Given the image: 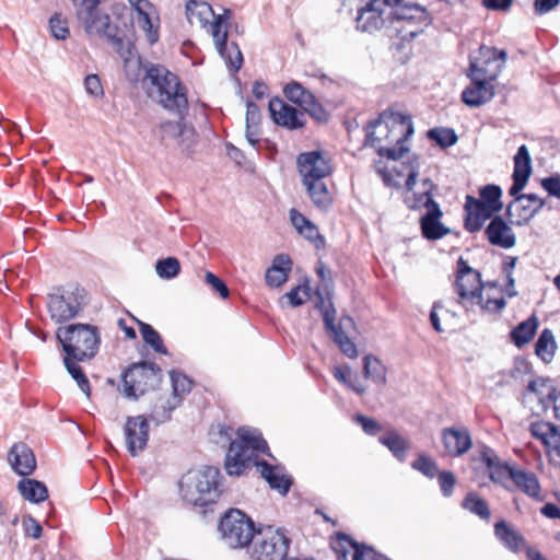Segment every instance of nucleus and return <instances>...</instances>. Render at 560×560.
<instances>
[{
  "label": "nucleus",
  "instance_id": "obj_1",
  "mask_svg": "<svg viewBox=\"0 0 560 560\" xmlns=\"http://www.w3.org/2000/svg\"><path fill=\"white\" fill-rule=\"evenodd\" d=\"M145 80L155 88L159 103L167 110L178 114L177 121H164L159 126V135L163 142L175 140L184 149L195 143V129L184 121L188 110L187 89L179 78L162 66H151L147 70Z\"/></svg>",
  "mask_w": 560,
  "mask_h": 560
},
{
  "label": "nucleus",
  "instance_id": "obj_2",
  "mask_svg": "<svg viewBox=\"0 0 560 560\" xmlns=\"http://www.w3.org/2000/svg\"><path fill=\"white\" fill-rule=\"evenodd\" d=\"M413 135L410 116L398 112L384 110L366 127V143L375 148L378 155L398 160L409 150L406 145Z\"/></svg>",
  "mask_w": 560,
  "mask_h": 560
},
{
  "label": "nucleus",
  "instance_id": "obj_3",
  "mask_svg": "<svg viewBox=\"0 0 560 560\" xmlns=\"http://www.w3.org/2000/svg\"><path fill=\"white\" fill-rule=\"evenodd\" d=\"M79 22L88 34L105 36L114 46L120 57L128 62L133 57L135 47L131 43L125 44L119 36L117 26L110 24V18L103 13L98 5L101 0H72Z\"/></svg>",
  "mask_w": 560,
  "mask_h": 560
},
{
  "label": "nucleus",
  "instance_id": "obj_4",
  "mask_svg": "<svg viewBox=\"0 0 560 560\" xmlns=\"http://www.w3.org/2000/svg\"><path fill=\"white\" fill-rule=\"evenodd\" d=\"M184 501L195 506H207L217 502L222 493L220 470L212 466L188 470L179 481Z\"/></svg>",
  "mask_w": 560,
  "mask_h": 560
},
{
  "label": "nucleus",
  "instance_id": "obj_5",
  "mask_svg": "<svg viewBox=\"0 0 560 560\" xmlns=\"http://www.w3.org/2000/svg\"><path fill=\"white\" fill-rule=\"evenodd\" d=\"M56 337L61 343L66 357H72L78 362L93 359L101 343L97 327L90 324H71L59 327Z\"/></svg>",
  "mask_w": 560,
  "mask_h": 560
},
{
  "label": "nucleus",
  "instance_id": "obj_6",
  "mask_svg": "<svg viewBox=\"0 0 560 560\" xmlns=\"http://www.w3.org/2000/svg\"><path fill=\"white\" fill-rule=\"evenodd\" d=\"M267 442L254 429L240 428L237 439L232 441L226 453L225 470L230 476H241L252 464L257 452H265Z\"/></svg>",
  "mask_w": 560,
  "mask_h": 560
},
{
  "label": "nucleus",
  "instance_id": "obj_7",
  "mask_svg": "<svg viewBox=\"0 0 560 560\" xmlns=\"http://www.w3.org/2000/svg\"><path fill=\"white\" fill-rule=\"evenodd\" d=\"M390 5L384 3V0H370L366 5L359 10L357 21V28L362 32L373 33L381 30L388 22V26L393 28L397 35L402 39L410 42L417 36H409L407 31H399L398 28L407 27L408 23L405 21H395L389 16Z\"/></svg>",
  "mask_w": 560,
  "mask_h": 560
},
{
  "label": "nucleus",
  "instance_id": "obj_8",
  "mask_svg": "<svg viewBox=\"0 0 560 560\" xmlns=\"http://www.w3.org/2000/svg\"><path fill=\"white\" fill-rule=\"evenodd\" d=\"M162 380V370L152 362L131 364L122 375V393L127 398L137 399L155 389Z\"/></svg>",
  "mask_w": 560,
  "mask_h": 560
},
{
  "label": "nucleus",
  "instance_id": "obj_9",
  "mask_svg": "<svg viewBox=\"0 0 560 560\" xmlns=\"http://www.w3.org/2000/svg\"><path fill=\"white\" fill-rule=\"evenodd\" d=\"M84 306V290L75 288H55L47 296V310L50 318L58 324L74 318Z\"/></svg>",
  "mask_w": 560,
  "mask_h": 560
},
{
  "label": "nucleus",
  "instance_id": "obj_10",
  "mask_svg": "<svg viewBox=\"0 0 560 560\" xmlns=\"http://www.w3.org/2000/svg\"><path fill=\"white\" fill-rule=\"evenodd\" d=\"M223 540L232 548L247 546L256 535L254 522L241 510L232 509L219 524Z\"/></svg>",
  "mask_w": 560,
  "mask_h": 560
},
{
  "label": "nucleus",
  "instance_id": "obj_11",
  "mask_svg": "<svg viewBox=\"0 0 560 560\" xmlns=\"http://www.w3.org/2000/svg\"><path fill=\"white\" fill-rule=\"evenodd\" d=\"M252 558L255 560H285L290 539L281 529L268 526L253 538Z\"/></svg>",
  "mask_w": 560,
  "mask_h": 560
},
{
  "label": "nucleus",
  "instance_id": "obj_12",
  "mask_svg": "<svg viewBox=\"0 0 560 560\" xmlns=\"http://www.w3.org/2000/svg\"><path fill=\"white\" fill-rule=\"evenodd\" d=\"M390 5L389 16L395 21H405L407 27L398 28L407 31L409 36H418L432 23V16L427 9L418 3H406L405 0H384Z\"/></svg>",
  "mask_w": 560,
  "mask_h": 560
},
{
  "label": "nucleus",
  "instance_id": "obj_13",
  "mask_svg": "<svg viewBox=\"0 0 560 560\" xmlns=\"http://www.w3.org/2000/svg\"><path fill=\"white\" fill-rule=\"evenodd\" d=\"M556 393L557 388L550 380L536 378L528 383L523 395V404L527 405L535 415L544 413L552 407L555 417L559 418Z\"/></svg>",
  "mask_w": 560,
  "mask_h": 560
},
{
  "label": "nucleus",
  "instance_id": "obj_14",
  "mask_svg": "<svg viewBox=\"0 0 560 560\" xmlns=\"http://www.w3.org/2000/svg\"><path fill=\"white\" fill-rule=\"evenodd\" d=\"M457 277L455 290L459 298V303L465 306L481 304L482 283L480 273L472 269L462 257L457 261Z\"/></svg>",
  "mask_w": 560,
  "mask_h": 560
},
{
  "label": "nucleus",
  "instance_id": "obj_15",
  "mask_svg": "<svg viewBox=\"0 0 560 560\" xmlns=\"http://www.w3.org/2000/svg\"><path fill=\"white\" fill-rule=\"evenodd\" d=\"M471 83L462 93V101L469 107H479L494 96L492 81L498 78V68L483 69L468 74Z\"/></svg>",
  "mask_w": 560,
  "mask_h": 560
},
{
  "label": "nucleus",
  "instance_id": "obj_16",
  "mask_svg": "<svg viewBox=\"0 0 560 560\" xmlns=\"http://www.w3.org/2000/svg\"><path fill=\"white\" fill-rule=\"evenodd\" d=\"M231 15V10L225 9L223 14L214 16V21L210 24V32L215 43V48L220 56L224 58L231 70L238 71L243 65V55L236 43L228 46V31L222 32V25Z\"/></svg>",
  "mask_w": 560,
  "mask_h": 560
},
{
  "label": "nucleus",
  "instance_id": "obj_17",
  "mask_svg": "<svg viewBox=\"0 0 560 560\" xmlns=\"http://www.w3.org/2000/svg\"><path fill=\"white\" fill-rule=\"evenodd\" d=\"M323 314V319L327 331L329 332L332 340L339 347L340 351L350 359L358 357V350L355 343L348 337L343 331V326L351 325L352 318L343 316L340 318L338 325L335 324L336 310L331 301H328L327 307L319 310Z\"/></svg>",
  "mask_w": 560,
  "mask_h": 560
},
{
  "label": "nucleus",
  "instance_id": "obj_18",
  "mask_svg": "<svg viewBox=\"0 0 560 560\" xmlns=\"http://www.w3.org/2000/svg\"><path fill=\"white\" fill-rule=\"evenodd\" d=\"M338 560H389L377 553L372 547L358 544L343 533L337 534V540L332 544Z\"/></svg>",
  "mask_w": 560,
  "mask_h": 560
},
{
  "label": "nucleus",
  "instance_id": "obj_19",
  "mask_svg": "<svg viewBox=\"0 0 560 560\" xmlns=\"http://www.w3.org/2000/svg\"><path fill=\"white\" fill-rule=\"evenodd\" d=\"M298 167L303 183L324 179L332 172L329 160L325 159L319 151L301 153L298 158Z\"/></svg>",
  "mask_w": 560,
  "mask_h": 560
},
{
  "label": "nucleus",
  "instance_id": "obj_20",
  "mask_svg": "<svg viewBox=\"0 0 560 560\" xmlns=\"http://www.w3.org/2000/svg\"><path fill=\"white\" fill-rule=\"evenodd\" d=\"M124 433L126 447L131 456H137L147 447L149 423L143 416L128 417Z\"/></svg>",
  "mask_w": 560,
  "mask_h": 560
},
{
  "label": "nucleus",
  "instance_id": "obj_21",
  "mask_svg": "<svg viewBox=\"0 0 560 560\" xmlns=\"http://www.w3.org/2000/svg\"><path fill=\"white\" fill-rule=\"evenodd\" d=\"M506 208V214L517 217V225L527 223L545 205V201L536 194H517Z\"/></svg>",
  "mask_w": 560,
  "mask_h": 560
},
{
  "label": "nucleus",
  "instance_id": "obj_22",
  "mask_svg": "<svg viewBox=\"0 0 560 560\" xmlns=\"http://www.w3.org/2000/svg\"><path fill=\"white\" fill-rule=\"evenodd\" d=\"M533 436L539 439L549 457L550 463H560V430L551 422H535L530 425Z\"/></svg>",
  "mask_w": 560,
  "mask_h": 560
},
{
  "label": "nucleus",
  "instance_id": "obj_23",
  "mask_svg": "<svg viewBox=\"0 0 560 560\" xmlns=\"http://www.w3.org/2000/svg\"><path fill=\"white\" fill-rule=\"evenodd\" d=\"M268 107L273 121L278 126L295 130L305 125L304 113L278 97L271 98Z\"/></svg>",
  "mask_w": 560,
  "mask_h": 560
},
{
  "label": "nucleus",
  "instance_id": "obj_24",
  "mask_svg": "<svg viewBox=\"0 0 560 560\" xmlns=\"http://www.w3.org/2000/svg\"><path fill=\"white\" fill-rule=\"evenodd\" d=\"M465 219L464 226L470 232L475 233L482 229L487 220H491L497 213L490 207L486 206L483 201L467 195L465 199Z\"/></svg>",
  "mask_w": 560,
  "mask_h": 560
},
{
  "label": "nucleus",
  "instance_id": "obj_25",
  "mask_svg": "<svg viewBox=\"0 0 560 560\" xmlns=\"http://www.w3.org/2000/svg\"><path fill=\"white\" fill-rule=\"evenodd\" d=\"M8 463L19 476H30L36 469V457L32 448L24 442L14 443L8 452Z\"/></svg>",
  "mask_w": 560,
  "mask_h": 560
},
{
  "label": "nucleus",
  "instance_id": "obj_26",
  "mask_svg": "<svg viewBox=\"0 0 560 560\" xmlns=\"http://www.w3.org/2000/svg\"><path fill=\"white\" fill-rule=\"evenodd\" d=\"M442 441L447 455L458 457L466 454L472 446L471 435L467 428H444Z\"/></svg>",
  "mask_w": 560,
  "mask_h": 560
},
{
  "label": "nucleus",
  "instance_id": "obj_27",
  "mask_svg": "<svg viewBox=\"0 0 560 560\" xmlns=\"http://www.w3.org/2000/svg\"><path fill=\"white\" fill-rule=\"evenodd\" d=\"M513 184L509 189L510 196H515L526 186L532 175V159L525 144H522L514 155Z\"/></svg>",
  "mask_w": 560,
  "mask_h": 560
},
{
  "label": "nucleus",
  "instance_id": "obj_28",
  "mask_svg": "<svg viewBox=\"0 0 560 560\" xmlns=\"http://www.w3.org/2000/svg\"><path fill=\"white\" fill-rule=\"evenodd\" d=\"M488 242L497 247L509 249L516 243L512 228L501 215H494L485 230Z\"/></svg>",
  "mask_w": 560,
  "mask_h": 560
},
{
  "label": "nucleus",
  "instance_id": "obj_29",
  "mask_svg": "<svg viewBox=\"0 0 560 560\" xmlns=\"http://www.w3.org/2000/svg\"><path fill=\"white\" fill-rule=\"evenodd\" d=\"M506 60V51L498 50L494 47L480 46L478 50V57L470 59L469 73L474 74L479 70L483 69H495L498 68V75L500 74Z\"/></svg>",
  "mask_w": 560,
  "mask_h": 560
},
{
  "label": "nucleus",
  "instance_id": "obj_30",
  "mask_svg": "<svg viewBox=\"0 0 560 560\" xmlns=\"http://www.w3.org/2000/svg\"><path fill=\"white\" fill-rule=\"evenodd\" d=\"M427 202L431 205V210L427 211L420 220L422 234L427 240H440L450 233V229L440 221L443 213L439 203L434 199H427Z\"/></svg>",
  "mask_w": 560,
  "mask_h": 560
},
{
  "label": "nucleus",
  "instance_id": "obj_31",
  "mask_svg": "<svg viewBox=\"0 0 560 560\" xmlns=\"http://www.w3.org/2000/svg\"><path fill=\"white\" fill-rule=\"evenodd\" d=\"M481 459L486 464L489 470V477L493 482L504 485L508 480H512V475L516 469L510 467L508 464L500 463L493 450L483 446Z\"/></svg>",
  "mask_w": 560,
  "mask_h": 560
},
{
  "label": "nucleus",
  "instance_id": "obj_32",
  "mask_svg": "<svg viewBox=\"0 0 560 560\" xmlns=\"http://www.w3.org/2000/svg\"><path fill=\"white\" fill-rule=\"evenodd\" d=\"M494 535L512 552L517 553L526 547L524 536L503 520L494 524Z\"/></svg>",
  "mask_w": 560,
  "mask_h": 560
},
{
  "label": "nucleus",
  "instance_id": "obj_33",
  "mask_svg": "<svg viewBox=\"0 0 560 560\" xmlns=\"http://www.w3.org/2000/svg\"><path fill=\"white\" fill-rule=\"evenodd\" d=\"M255 465L260 468L261 476L266 479L272 489L278 490L281 494H287L292 485V480L284 474H281L278 467L268 464L265 460H257Z\"/></svg>",
  "mask_w": 560,
  "mask_h": 560
},
{
  "label": "nucleus",
  "instance_id": "obj_34",
  "mask_svg": "<svg viewBox=\"0 0 560 560\" xmlns=\"http://www.w3.org/2000/svg\"><path fill=\"white\" fill-rule=\"evenodd\" d=\"M316 273L320 279V282L316 288V308L320 310L327 307L328 301H331L332 279L330 270L325 266L323 261L317 264Z\"/></svg>",
  "mask_w": 560,
  "mask_h": 560
},
{
  "label": "nucleus",
  "instance_id": "obj_35",
  "mask_svg": "<svg viewBox=\"0 0 560 560\" xmlns=\"http://www.w3.org/2000/svg\"><path fill=\"white\" fill-rule=\"evenodd\" d=\"M378 442L386 446L398 462L404 463L406 460L410 443L397 431H388L386 434L378 438Z\"/></svg>",
  "mask_w": 560,
  "mask_h": 560
},
{
  "label": "nucleus",
  "instance_id": "obj_36",
  "mask_svg": "<svg viewBox=\"0 0 560 560\" xmlns=\"http://www.w3.org/2000/svg\"><path fill=\"white\" fill-rule=\"evenodd\" d=\"M18 490L25 500L33 503H40L48 498L47 487L36 479H21L18 482Z\"/></svg>",
  "mask_w": 560,
  "mask_h": 560
},
{
  "label": "nucleus",
  "instance_id": "obj_37",
  "mask_svg": "<svg viewBox=\"0 0 560 560\" xmlns=\"http://www.w3.org/2000/svg\"><path fill=\"white\" fill-rule=\"evenodd\" d=\"M539 322L536 315H532L526 320L520 323L510 332L511 341L517 347L522 348L527 345L535 336Z\"/></svg>",
  "mask_w": 560,
  "mask_h": 560
},
{
  "label": "nucleus",
  "instance_id": "obj_38",
  "mask_svg": "<svg viewBox=\"0 0 560 560\" xmlns=\"http://www.w3.org/2000/svg\"><path fill=\"white\" fill-rule=\"evenodd\" d=\"M306 190L314 202L319 209H328L332 202V197L323 179H316L303 183Z\"/></svg>",
  "mask_w": 560,
  "mask_h": 560
},
{
  "label": "nucleus",
  "instance_id": "obj_39",
  "mask_svg": "<svg viewBox=\"0 0 560 560\" xmlns=\"http://www.w3.org/2000/svg\"><path fill=\"white\" fill-rule=\"evenodd\" d=\"M512 481L525 494L538 498L540 485L534 472L516 469L512 475Z\"/></svg>",
  "mask_w": 560,
  "mask_h": 560
},
{
  "label": "nucleus",
  "instance_id": "obj_40",
  "mask_svg": "<svg viewBox=\"0 0 560 560\" xmlns=\"http://www.w3.org/2000/svg\"><path fill=\"white\" fill-rule=\"evenodd\" d=\"M283 93L290 102L299 105L303 110L316 98L311 91L304 89L303 85L296 81L287 84Z\"/></svg>",
  "mask_w": 560,
  "mask_h": 560
},
{
  "label": "nucleus",
  "instance_id": "obj_41",
  "mask_svg": "<svg viewBox=\"0 0 560 560\" xmlns=\"http://www.w3.org/2000/svg\"><path fill=\"white\" fill-rule=\"evenodd\" d=\"M210 15L214 16V13L209 3L196 0H189L186 3V16L190 24L197 22L201 26H206Z\"/></svg>",
  "mask_w": 560,
  "mask_h": 560
},
{
  "label": "nucleus",
  "instance_id": "obj_42",
  "mask_svg": "<svg viewBox=\"0 0 560 560\" xmlns=\"http://www.w3.org/2000/svg\"><path fill=\"white\" fill-rule=\"evenodd\" d=\"M386 373V366L380 359L372 354H368L363 358V374L365 378H370L377 385H385Z\"/></svg>",
  "mask_w": 560,
  "mask_h": 560
},
{
  "label": "nucleus",
  "instance_id": "obj_43",
  "mask_svg": "<svg viewBox=\"0 0 560 560\" xmlns=\"http://www.w3.org/2000/svg\"><path fill=\"white\" fill-rule=\"evenodd\" d=\"M557 343L552 331L545 328L535 345V353L545 362H550L555 355Z\"/></svg>",
  "mask_w": 560,
  "mask_h": 560
},
{
  "label": "nucleus",
  "instance_id": "obj_44",
  "mask_svg": "<svg viewBox=\"0 0 560 560\" xmlns=\"http://www.w3.org/2000/svg\"><path fill=\"white\" fill-rule=\"evenodd\" d=\"M434 187L433 182L430 178H425L422 180V192L417 194L412 192L411 196H406L405 203L410 209H420L424 207L427 211L431 210V205L427 202V199H433L432 198V189Z\"/></svg>",
  "mask_w": 560,
  "mask_h": 560
},
{
  "label": "nucleus",
  "instance_id": "obj_45",
  "mask_svg": "<svg viewBox=\"0 0 560 560\" xmlns=\"http://www.w3.org/2000/svg\"><path fill=\"white\" fill-rule=\"evenodd\" d=\"M143 341L149 345L155 352L166 355L167 349L163 345L161 335L149 324L137 320Z\"/></svg>",
  "mask_w": 560,
  "mask_h": 560
},
{
  "label": "nucleus",
  "instance_id": "obj_46",
  "mask_svg": "<svg viewBox=\"0 0 560 560\" xmlns=\"http://www.w3.org/2000/svg\"><path fill=\"white\" fill-rule=\"evenodd\" d=\"M479 195L480 198H477L479 201H483L486 206L490 207L495 212H500L502 210V189L500 186L494 184L486 185L480 189Z\"/></svg>",
  "mask_w": 560,
  "mask_h": 560
},
{
  "label": "nucleus",
  "instance_id": "obj_47",
  "mask_svg": "<svg viewBox=\"0 0 560 560\" xmlns=\"http://www.w3.org/2000/svg\"><path fill=\"white\" fill-rule=\"evenodd\" d=\"M462 506L465 510L471 512L472 514L478 515L482 520L490 518L491 513L488 503L474 492H470L466 495L462 503Z\"/></svg>",
  "mask_w": 560,
  "mask_h": 560
},
{
  "label": "nucleus",
  "instance_id": "obj_48",
  "mask_svg": "<svg viewBox=\"0 0 560 560\" xmlns=\"http://www.w3.org/2000/svg\"><path fill=\"white\" fill-rule=\"evenodd\" d=\"M170 376L173 387L172 399H179L180 402L183 397L191 390L192 381L187 375L178 371H172Z\"/></svg>",
  "mask_w": 560,
  "mask_h": 560
},
{
  "label": "nucleus",
  "instance_id": "obj_49",
  "mask_svg": "<svg viewBox=\"0 0 560 560\" xmlns=\"http://www.w3.org/2000/svg\"><path fill=\"white\" fill-rule=\"evenodd\" d=\"M137 23L139 27L145 33L150 44L159 40V25L154 23L149 10H141L138 8Z\"/></svg>",
  "mask_w": 560,
  "mask_h": 560
},
{
  "label": "nucleus",
  "instance_id": "obj_50",
  "mask_svg": "<svg viewBox=\"0 0 560 560\" xmlns=\"http://www.w3.org/2000/svg\"><path fill=\"white\" fill-rule=\"evenodd\" d=\"M179 406V399L160 400L154 405L151 419L156 423H163L171 419L172 412Z\"/></svg>",
  "mask_w": 560,
  "mask_h": 560
},
{
  "label": "nucleus",
  "instance_id": "obj_51",
  "mask_svg": "<svg viewBox=\"0 0 560 560\" xmlns=\"http://www.w3.org/2000/svg\"><path fill=\"white\" fill-rule=\"evenodd\" d=\"M74 359L72 357H65L63 363L68 371V373L72 376V378L78 383L80 389L86 395L90 396V383L88 377L85 376L81 366L74 363Z\"/></svg>",
  "mask_w": 560,
  "mask_h": 560
},
{
  "label": "nucleus",
  "instance_id": "obj_52",
  "mask_svg": "<svg viewBox=\"0 0 560 560\" xmlns=\"http://www.w3.org/2000/svg\"><path fill=\"white\" fill-rule=\"evenodd\" d=\"M155 271L162 279H174L180 272V262L175 257L159 259L155 264Z\"/></svg>",
  "mask_w": 560,
  "mask_h": 560
},
{
  "label": "nucleus",
  "instance_id": "obj_53",
  "mask_svg": "<svg viewBox=\"0 0 560 560\" xmlns=\"http://www.w3.org/2000/svg\"><path fill=\"white\" fill-rule=\"evenodd\" d=\"M428 138L435 141L441 148H448L457 142V135L451 128L436 127L428 131Z\"/></svg>",
  "mask_w": 560,
  "mask_h": 560
},
{
  "label": "nucleus",
  "instance_id": "obj_54",
  "mask_svg": "<svg viewBox=\"0 0 560 560\" xmlns=\"http://www.w3.org/2000/svg\"><path fill=\"white\" fill-rule=\"evenodd\" d=\"M411 467L430 479L434 478L439 472L436 462L425 454L419 455L418 458L412 462Z\"/></svg>",
  "mask_w": 560,
  "mask_h": 560
},
{
  "label": "nucleus",
  "instance_id": "obj_55",
  "mask_svg": "<svg viewBox=\"0 0 560 560\" xmlns=\"http://www.w3.org/2000/svg\"><path fill=\"white\" fill-rule=\"evenodd\" d=\"M311 288L308 285H298L288 292L283 298L289 300L292 307L302 305L310 298Z\"/></svg>",
  "mask_w": 560,
  "mask_h": 560
},
{
  "label": "nucleus",
  "instance_id": "obj_56",
  "mask_svg": "<svg viewBox=\"0 0 560 560\" xmlns=\"http://www.w3.org/2000/svg\"><path fill=\"white\" fill-rule=\"evenodd\" d=\"M439 486L444 497H451L456 483V478L452 471L443 470L438 472Z\"/></svg>",
  "mask_w": 560,
  "mask_h": 560
},
{
  "label": "nucleus",
  "instance_id": "obj_57",
  "mask_svg": "<svg viewBox=\"0 0 560 560\" xmlns=\"http://www.w3.org/2000/svg\"><path fill=\"white\" fill-rule=\"evenodd\" d=\"M50 31L55 38L65 39L69 35L67 22L61 19L60 14H55L49 20Z\"/></svg>",
  "mask_w": 560,
  "mask_h": 560
},
{
  "label": "nucleus",
  "instance_id": "obj_58",
  "mask_svg": "<svg viewBox=\"0 0 560 560\" xmlns=\"http://www.w3.org/2000/svg\"><path fill=\"white\" fill-rule=\"evenodd\" d=\"M205 281L207 284H209L214 291H217L221 298L226 299L230 294L228 285L224 283L223 280H221L219 277H217L211 271H207L205 276Z\"/></svg>",
  "mask_w": 560,
  "mask_h": 560
},
{
  "label": "nucleus",
  "instance_id": "obj_59",
  "mask_svg": "<svg viewBox=\"0 0 560 560\" xmlns=\"http://www.w3.org/2000/svg\"><path fill=\"white\" fill-rule=\"evenodd\" d=\"M354 420L362 427V430L369 435H376L382 430L381 424L373 418L363 415H357L354 417Z\"/></svg>",
  "mask_w": 560,
  "mask_h": 560
},
{
  "label": "nucleus",
  "instance_id": "obj_60",
  "mask_svg": "<svg viewBox=\"0 0 560 560\" xmlns=\"http://www.w3.org/2000/svg\"><path fill=\"white\" fill-rule=\"evenodd\" d=\"M84 88L86 93L93 97H101L104 95L101 80L96 74H89L85 77Z\"/></svg>",
  "mask_w": 560,
  "mask_h": 560
},
{
  "label": "nucleus",
  "instance_id": "obj_61",
  "mask_svg": "<svg viewBox=\"0 0 560 560\" xmlns=\"http://www.w3.org/2000/svg\"><path fill=\"white\" fill-rule=\"evenodd\" d=\"M302 113L308 114L312 118H314L318 122H326L329 119L328 112L323 107V105L316 98Z\"/></svg>",
  "mask_w": 560,
  "mask_h": 560
},
{
  "label": "nucleus",
  "instance_id": "obj_62",
  "mask_svg": "<svg viewBox=\"0 0 560 560\" xmlns=\"http://www.w3.org/2000/svg\"><path fill=\"white\" fill-rule=\"evenodd\" d=\"M289 275L276 268H268L266 271V283L272 288H279L288 280Z\"/></svg>",
  "mask_w": 560,
  "mask_h": 560
},
{
  "label": "nucleus",
  "instance_id": "obj_63",
  "mask_svg": "<svg viewBox=\"0 0 560 560\" xmlns=\"http://www.w3.org/2000/svg\"><path fill=\"white\" fill-rule=\"evenodd\" d=\"M299 233L302 234L305 238L312 241L317 248L324 246L325 244L324 237L319 234L317 226L312 221Z\"/></svg>",
  "mask_w": 560,
  "mask_h": 560
},
{
  "label": "nucleus",
  "instance_id": "obj_64",
  "mask_svg": "<svg viewBox=\"0 0 560 560\" xmlns=\"http://www.w3.org/2000/svg\"><path fill=\"white\" fill-rule=\"evenodd\" d=\"M246 125H260L261 124V113L259 107L253 103L247 102L246 103V117H245Z\"/></svg>",
  "mask_w": 560,
  "mask_h": 560
}]
</instances>
